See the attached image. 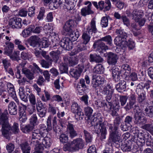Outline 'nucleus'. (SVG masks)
<instances>
[{
  "instance_id": "f257e3e1",
  "label": "nucleus",
  "mask_w": 153,
  "mask_h": 153,
  "mask_svg": "<svg viewBox=\"0 0 153 153\" xmlns=\"http://www.w3.org/2000/svg\"><path fill=\"white\" fill-rule=\"evenodd\" d=\"M84 111L85 115L87 117L88 120H90L92 126H94V132L98 134L101 133V140L105 139L107 130L100 114L95 113L92 116L93 110L89 106L85 107Z\"/></svg>"
},
{
  "instance_id": "f03ea898",
  "label": "nucleus",
  "mask_w": 153,
  "mask_h": 153,
  "mask_svg": "<svg viewBox=\"0 0 153 153\" xmlns=\"http://www.w3.org/2000/svg\"><path fill=\"white\" fill-rule=\"evenodd\" d=\"M101 41L106 42L107 44L111 45L112 41L111 37L109 35L106 36L94 43L93 45L94 48H97V51L100 53H104L108 49V46Z\"/></svg>"
},
{
  "instance_id": "7ed1b4c3",
  "label": "nucleus",
  "mask_w": 153,
  "mask_h": 153,
  "mask_svg": "<svg viewBox=\"0 0 153 153\" xmlns=\"http://www.w3.org/2000/svg\"><path fill=\"white\" fill-rule=\"evenodd\" d=\"M8 126H6L5 123L1 125V132L2 134L6 139H9L10 138V136L11 131L15 134H18L19 131V124L14 123L12 127H11L8 122Z\"/></svg>"
},
{
  "instance_id": "20e7f679",
  "label": "nucleus",
  "mask_w": 153,
  "mask_h": 153,
  "mask_svg": "<svg viewBox=\"0 0 153 153\" xmlns=\"http://www.w3.org/2000/svg\"><path fill=\"white\" fill-rule=\"evenodd\" d=\"M116 33L117 35L114 40V44L117 46L121 47H126L127 44V33L123 30L117 29Z\"/></svg>"
},
{
  "instance_id": "39448f33",
  "label": "nucleus",
  "mask_w": 153,
  "mask_h": 153,
  "mask_svg": "<svg viewBox=\"0 0 153 153\" xmlns=\"http://www.w3.org/2000/svg\"><path fill=\"white\" fill-rule=\"evenodd\" d=\"M73 145L74 146L72 147L75 151H78L79 149H83L85 146V142L84 140L80 138H78L74 139L71 143H68L65 145V148L66 149H68Z\"/></svg>"
},
{
  "instance_id": "423d86ee",
  "label": "nucleus",
  "mask_w": 153,
  "mask_h": 153,
  "mask_svg": "<svg viewBox=\"0 0 153 153\" xmlns=\"http://www.w3.org/2000/svg\"><path fill=\"white\" fill-rule=\"evenodd\" d=\"M72 112L75 113V117L77 120H82L84 117V115L82 110L78 104L76 103L73 102L71 106Z\"/></svg>"
},
{
  "instance_id": "0eeeda50",
  "label": "nucleus",
  "mask_w": 153,
  "mask_h": 153,
  "mask_svg": "<svg viewBox=\"0 0 153 153\" xmlns=\"http://www.w3.org/2000/svg\"><path fill=\"white\" fill-rule=\"evenodd\" d=\"M121 136V134L118 129H114L110 134V139L113 142L119 145L122 142Z\"/></svg>"
},
{
  "instance_id": "6e6552de",
  "label": "nucleus",
  "mask_w": 153,
  "mask_h": 153,
  "mask_svg": "<svg viewBox=\"0 0 153 153\" xmlns=\"http://www.w3.org/2000/svg\"><path fill=\"white\" fill-rule=\"evenodd\" d=\"M84 68L83 65L79 64L76 67L71 69L69 71V73L72 77L76 80L80 76Z\"/></svg>"
},
{
  "instance_id": "1a4fd4ad",
  "label": "nucleus",
  "mask_w": 153,
  "mask_h": 153,
  "mask_svg": "<svg viewBox=\"0 0 153 153\" xmlns=\"http://www.w3.org/2000/svg\"><path fill=\"white\" fill-rule=\"evenodd\" d=\"M142 110H137L134 112V123L137 124H143L146 122L147 119L143 115Z\"/></svg>"
},
{
  "instance_id": "9d476101",
  "label": "nucleus",
  "mask_w": 153,
  "mask_h": 153,
  "mask_svg": "<svg viewBox=\"0 0 153 153\" xmlns=\"http://www.w3.org/2000/svg\"><path fill=\"white\" fill-rule=\"evenodd\" d=\"M51 119L52 116H49L47 120V128L45 125L42 124L39 125V128L37 129V130H39L40 133L44 136L45 135L44 134L45 132H48V131H51L52 129Z\"/></svg>"
},
{
  "instance_id": "9b49d317",
  "label": "nucleus",
  "mask_w": 153,
  "mask_h": 153,
  "mask_svg": "<svg viewBox=\"0 0 153 153\" xmlns=\"http://www.w3.org/2000/svg\"><path fill=\"white\" fill-rule=\"evenodd\" d=\"M114 92V90L111 86L110 85H108L104 87L102 92L105 96L106 100L107 102H110L111 100L112 97V94Z\"/></svg>"
},
{
  "instance_id": "f8f14e48",
  "label": "nucleus",
  "mask_w": 153,
  "mask_h": 153,
  "mask_svg": "<svg viewBox=\"0 0 153 153\" xmlns=\"http://www.w3.org/2000/svg\"><path fill=\"white\" fill-rule=\"evenodd\" d=\"M61 46L65 50L69 51L72 48L73 45L70 39L65 37L62 39L59 42Z\"/></svg>"
},
{
  "instance_id": "ddd939ff",
  "label": "nucleus",
  "mask_w": 153,
  "mask_h": 153,
  "mask_svg": "<svg viewBox=\"0 0 153 153\" xmlns=\"http://www.w3.org/2000/svg\"><path fill=\"white\" fill-rule=\"evenodd\" d=\"M39 130L37 129L32 132V138L31 141V145H35L37 143H39V140L41 141L44 135L40 133Z\"/></svg>"
},
{
  "instance_id": "4468645a",
  "label": "nucleus",
  "mask_w": 153,
  "mask_h": 153,
  "mask_svg": "<svg viewBox=\"0 0 153 153\" xmlns=\"http://www.w3.org/2000/svg\"><path fill=\"white\" fill-rule=\"evenodd\" d=\"M92 78L91 84L93 87L94 88L103 84L104 81V79L100 75H94L93 76Z\"/></svg>"
},
{
  "instance_id": "2eb2a0df",
  "label": "nucleus",
  "mask_w": 153,
  "mask_h": 153,
  "mask_svg": "<svg viewBox=\"0 0 153 153\" xmlns=\"http://www.w3.org/2000/svg\"><path fill=\"white\" fill-rule=\"evenodd\" d=\"M107 62L110 65H115L117 62L118 57L117 55L113 53L109 52L106 53Z\"/></svg>"
},
{
  "instance_id": "dca6fc26",
  "label": "nucleus",
  "mask_w": 153,
  "mask_h": 153,
  "mask_svg": "<svg viewBox=\"0 0 153 153\" xmlns=\"http://www.w3.org/2000/svg\"><path fill=\"white\" fill-rule=\"evenodd\" d=\"M21 20V19L19 18H11L9 21V25L13 28H20L22 27Z\"/></svg>"
},
{
  "instance_id": "f3484780",
  "label": "nucleus",
  "mask_w": 153,
  "mask_h": 153,
  "mask_svg": "<svg viewBox=\"0 0 153 153\" xmlns=\"http://www.w3.org/2000/svg\"><path fill=\"white\" fill-rule=\"evenodd\" d=\"M85 5L88 4L87 7H85L82 8L81 10V14L84 16H85L87 15L93 14L94 12L91 9V7L92 5L91 2L89 1L85 2Z\"/></svg>"
},
{
  "instance_id": "a211bd4d",
  "label": "nucleus",
  "mask_w": 153,
  "mask_h": 153,
  "mask_svg": "<svg viewBox=\"0 0 153 153\" xmlns=\"http://www.w3.org/2000/svg\"><path fill=\"white\" fill-rule=\"evenodd\" d=\"M25 65V64L22 62L19 64V65H21L22 68V72L29 79L32 80L34 78L33 72L31 71L30 70L26 68H24Z\"/></svg>"
},
{
  "instance_id": "6ab92c4d",
  "label": "nucleus",
  "mask_w": 153,
  "mask_h": 153,
  "mask_svg": "<svg viewBox=\"0 0 153 153\" xmlns=\"http://www.w3.org/2000/svg\"><path fill=\"white\" fill-rule=\"evenodd\" d=\"M99 8L101 10H103L104 11L109 10L111 8V4L110 0H105V3L101 1L98 3Z\"/></svg>"
},
{
  "instance_id": "aec40b11",
  "label": "nucleus",
  "mask_w": 153,
  "mask_h": 153,
  "mask_svg": "<svg viewBox=\"0 0 153 153\" xmlns=\"http://www.w3.org/2000/svg\"><path fill=\"white\" fill-rule=\"evenodd\" d=\"M106 106L108 108V111L109 114L113 117L117 116L118 114L117 111L119 110L114 107L112 102L110 101V102H107Z\"/></svg>"
},
{
  "instance_id": "412c9836",
  "label": "nucleus",
  "mask_w": 153,
  "mask_h": 153,
  "mask_svg": "<svg viewBox=\"0 0 153 153\" xmlns=\"http://www.w3.org/2000/svg\"><path fill=\"white\" fill-rule=\"evenodd\" d=\"M17 103L13 101L11 102L8 105V110L10 114L16 115L17 113L18 107Z\"/></svg>"
},
{
  "instance_id": "4be33fe9",
  "label": "nucleus",
  "mask_w": 153,
  "mask_h": 153,
  "mask_svg": "<svg viewBox=\"0 0 153 153\" xmlns=\"http://www.w3.org/2000/svg\"><path fill=\"white\" fill-rule=\"evenodd\" d=\"M74 20L69 19L67 21L63 26V29L67 32H71L74 29Z\"/></svg>"
},
{
  "instance_id": "5701e85b",
  "label": "nucleus",
  "mask_w": 153,
  "mask_h": 153,
  "mask_svg": "<svg viewBox=\"0 0 153 153\" xmlns=\"http://www.w3.org/2000/svg\"><path fill=\"white\" fill-rule=\"evenodd\" d=\"M143 15V11L142 10H134L132 12V19L137 22Z\"/></svg>"
},
{
  "instance_id": "b1692460",
  "label": "nucleus",
  "mask_w": 153,
  "mask_h": 153,
  "mask_svg": "<svg viewBox=\"0 0 153 153\" xmlns=\"http://www.w3.org/2000/svg\"><path fill=\"white\" fill-rule=\"evenodd\" d=\"M68 131L69 137L73 139L78 134L74 128V126L72 124L69 123L67 126Z\"/></svg>"
},
{
  "instance_id": "393cba45",
  "label": "nucleus",
  "mask_w": 153,
  "mask_h": 153,
  "mask_svg": "<svg viewBox=\"0 0 153 153\" xmlns=\"http://www.w3.org/2000/svg\"><path fill=\"white\" fill-rule=\"evenodd\" d=\"M89 60L90 62H95L96 63H101L103 61V59L95 53L91 54L89 56Z\"/></svg>"
},
{
  "instance_id": "a878e982",
  "label": "nucleus",
  "mask_w": 153,
  "mask_h": 153,
  "mask_svg": "<svg viewBox=\"0 0 153 153\" xmlns=\"http://www.w3.org/2000/svg\"><path fill=\"white\" fill-rule=\"evenodd\" d=\"M8 114L7 110L6 109L1 115L0 117V124L1 125L4 124L5 123L6 126H8V120L7 116V115Z\"/></svg>"
},
{
  "instance_id": "bb28decb",
  "label": "nucleus",
  "mask_w": 153,
  "mask_h": 153,
  "mask_svg": "<svg viewBox=\"0 0 153 153\" xmlns=\"http://www.w3.org/2000/svg\"><path fill=\"white\" fill-rule=\"evenodd\" d=\"M39 37L33 36H31L28 39L30 45L34 47L39 44Z\"/></svg>"
},
{
  "instance_id": "cd10ccee",
  "label": "nucleus",
  "mask_w": 153,
  "mask_h": 153,
  "mask_svg": "<svg viewBox=\"0 0 153 153\" xmlns=\"http://www.w3.org/2000/svg\"><path fill=\"white\" fill-rule=\"evenodd\" d=\"M117 90L120 92L125 91L126 88V82L124 80H121L116 86Z\"/></svg>"
},
{
  "instance_id": "c85d7f7f",
  "label": "nucleus",
  "mask_w": 153,
  "mask_h": 153,
  "mask_svg": "<svg viewBox=\"0 0 153 153\" xmlns=\"http://www.w3.org/2000/svg\"><path fill=\"white\" fill-rule=\"evenodd\" d=\"M124 108L126 111H128L132 108H133L134 112L137 110H140L138 104H135L129 102L127 103L126 106L124 107Z\"/></svg>"
},
{
  "instance_id": "c756f323",
  "label": "nucleus",
  "mask_w": 153,
  "mask_h": 153,
  "mask_svg": "<svg viewBox=\"0 0 153 153\" xmlns=\"http://www.w3.org/2000/svg\"><path fill=\"white\" fill-rule=\"evenodd\" d=\"M119 146H121L122 150L124 152H128L131 150V143H130L128 141L124 142L123 143L121 142V144H119Z\"/></svg>"
},
{
  "instance_id": "7c9ffc66",
  "label": "nucleus",
  "mask_w": 153,
  "mask_h": 153,
  "mask_svg": "<svg viewBox=\"0 0 153 153\" xmlns=\"http://www.w3.org/2000/svg\"><path fill=\"white\" fill-rule=\"evenodd\" d=\"M142 111L144 113V114L150 118L153 117V105L146 108H142Z\"/></svg>"
},
{
  "instance_id": "2f4dec72",
  "label": "nucleus",
  "mask_w": 153,
  "mask_h": 153,
  "mask_svg": "<svg viewBox=\"0 0 153 153\" xmlns=\"http://www.w3.org/2000/svg\"><path fill=\"white\" fill-rule=\"evenodd\" d=\"M60 51L59 50L53 51L50 53V54L51 57V59L52 61H49L50 62L52 63L53 61L56 62L58 59L59 56Z\"/></svg>"
},
{
  "instance_id": "473e14b6",
  "label": "nucleus",
  "mask_w": 153,
  "mask_h": 153,
  "mask_svg": "<svg viewBox=\"0 0 153 153\" xmlns=\"http://www.w3.org/2000/svg\"><path fill=\"white\" fill-rule=\"evenodd\" d=\"M44 135L43 137H42L41 139L42 140V144L45 148H48L50 147L51 145L52 140L51 138L48 137H45Z\"/></svg>"
},
{
  "instance_id": "72a5a7b5",
  "label": "nucleus",
  "mask_w": 153,
  "mask_h": 153,
  "mask_svg": "<svg viewBox=\"0 0 153 153\" xmlns=\"http://www.w3.org/2000/svg\"><path fill=\"white\" fill-rule=\"evenodd\" d=\"M20 146L23 153H30V147L27 142L22 143L20 144Z\"/></svg>"
},
{
  "instance_id": "f704fd0d",
  "label": "nucleus",
  "mask_w": 153,
  "mask_h": 153,
  "mask_svg": "<svg viewBox=\"0 0 153 153\" xmlns=\"http://www.w3.org/2000/svg\"><path fill=\"white\" fill-rule=\"evenodd\" d=\"M86 49V46L83 43L80 42L78 43L76 46L75 51L74 52V54H76L78 52Z\"/></svg>"
},
{
  "instance_id": "c9c22d12",
  "label": "nucleus",
  "mask_w": 153,
  "mask_h": 153,
  "mask_svg": "<svg viewBox=\"0 0 153 153\" xmlns=\"http://www.w3.org/2000/svg\"><path fill=\"white\" fill-rule=\"evenodd\" d=\"M137 94L138 95L137 100L138 102L141 104V105L145 104L146 103V92L140 93Z\"/></svg>"
},
{
  "instance_id": "e433bc0d",
  "label": "nucleus",
  "mask_w": 153,
  "mask_h": 153,
  "mask_svg": "<svg viewBox=\"0 0 153 153\" xmlns=\"http://www.w3.org/2000/svg\"><path fill=\"white\" fill-rule=\"evenodd\" d=\"M112 75L114 79L116 82H118L120 80V76L119 69L117 68H113L112 69Z\"/></svg>"
},
{
  "instance_id": "4c0bfd02",
  "label": "nucleus",
  "mask_w": 153,
  "mask_h": 153,
  "mask_svg": "<svg viewBox=\"0 0 153 153\" xmlns=\"http://www.w3.org/2000/svg\"><path fill=\"white\" fill-rule=\"evenodd\" d=\"M57 118L56 117H54L53 118L52 120V124H53V131L56 133H59L62 131L60 126H58L57 124L56 120Z\"/></svg>"
},
{
  "instance_id": "58836bf2",
  "label": "nucleus",
  "mask_w": 153,
  "mask_h": 153,
  "mask_svg": "<svg viewBox=\"0 0 153 153\" xmlns=\"http://www.w3.org/2000/svg\"><path fill=\"white\" fill-rule=\"evenodd\" d=\"M25 91L23 87H20L19 89V94L21 100L22 101L27 102V95H25Z\"/></svg>"
},
{
  "instance_id": "ea45409f",
  "label": "nucleus",
  "mask_w": 153,
  "mask_h": 153,
  "mask_svg": "<svg viewBox=\"0 0 153 153\" xmlns=\"http://www.w3.org/2000/svg\"><path fill=\"white\" fill-rule=\"evenodd\" d=\"M91 28L88 30V33L90 34H92L93 32L94 33H96L97 31V29L96 27L95 21L94 18H93L91 21Z\"/></svg>"
},
{
  "instance_id": "a19ab883",
  "label": "nucleus",
  "mask_w": 153,
  "mask_h": 153,
  "mask_svg": "<svg viewBox=\"0 0 153 153\" xmlns=\"http://www.w3.org/2000/svg\"><path fill=\"white\" fill-rule=\"evenodd\" d=\"M38 123V121L36 115V114H33L30 119L29 124L34 128L35 126L37 125Z\"/></svg>"
},
{
  "instance_id": "79ce46f5",
  "label": "nucleus",
  "mask_w": 153,
  "mask_h": 153,
  "mask_svg": "<svg viewBox=\"0 0 153 153\" xmlns=\"http://www.w3.org/2000/svg\"><path fill=\"white\" fill-rule=\"evenodd\" d=\"M104 68L103 66L100 64L97 65L93 69V72L97 74H100L103 73Z\"/></svg>"
},
{
  "instance_id": "37998d69",
  "label": "nucleus",
  "mask_w": 153,
  "mask_h": 153,
  "mask_svg": "<svg viewBox=\"0 0 153 153\" xmlns=\"http://www.w3.org/2000/svg\"><path fill=\"white\" fill-rule=\"evenodd\" d=\"M69 34L70 40L72 41H74L76 40L79 36V34L78 32H75L74 31V30H72L71 32H67Z\"/></svg>"
},
{
  "instance_id": "c03bdc74",
  "label": "nucleus",
  "mask_w": 153,
  "mask_h": 153,
  "mask_svg": "<svg viewBox=\"0 0 153 153\" xmlns=\"http://www.w3.org/2000/svg\"><path fill=\"white\" fill-rule=\"evenodd\" d=\"M34 128L29 124L24 127H21V130L23 133L27 134L32 131Z\"/></svg>"
},
{
  "instance_id": "a18cd8bd",
  "label": "nucleus",
  "mask_w": 153,
  "mask_h": 153,
  "mask_svg": "<svg viewBox=\"0 0 153 153\" xmlns=\"http://www.w3.org/2000/svg\"><path fill=\"white\" fill-rule=\"evenodd\" d=\"M39 143H36V144L33 145L36 146L35 148V151L34 153H43V151L44 150V146L43 144L40 143L38 144Z\"/></svg>"
},
{
  "instance_id": "49530a36",
  "label": "nucleus",
  "mask_w": 153,
  "mask_h": 153,
  "mask_svg": "<svg viewBox=\"0 0 153 153\" xmlns=\"http://www.w3.org/2000/svg\"><path fill=\"white\" fill-rule=\"evenodd\" d=\"M59 140L60 142L62 143H67L68 140V136L67 134L62 133L59 136Z\"/></svg>"
},
{
  "instance_id": "de8ad7c7",
  "label": "nucleus",
  "mask_w": 153,
  "mask_h": 153,
  "mask_svg": "<svg viewBox=\"0 0 153 153\" xmlns=\"http://www.w3.org/2000/svg\"><path fill=\"white\" fill-rule=\"evenodd\" d=\"M142 128L149 131L153 136V125L146 124L142 126Z\"/></svg>"
},
{
  "instance_id": "09e8293b",
  "label": "nucleus",
  "mask_w": 153,
  "mask_h": 153,
  "mask_svg": "<svg viewBox=\"0 0 153 153\" xmlns=\"http://www.w3.org/2000/svg\"><path fill=\"white\" fill-rule=\"evenodd\" d=\"M91 37L87 33L84 32L82 35V42L84 45H86L89 41Z\"/></svg>"
},
{
  "instance_id": "8fccbe9b",
  "label": "nucleus",
  "mask_w": 153,
  "mask_h": 153,
  "mask_svg": "<svg viewBox=\"0 0 153 153\" xmlns=\"http://www.w3.org/2000/svg\"><path fill=\"white\" fill-rule=\"evenodd\" d=\"M19 55V51H14L13 54L12 55H11L10 56V58L13 60L16 61L18 62H19V61L21 60Z\"/></svg>"
},
{
  "instance_id": "3c124183",
  "label": "nucleus",
  "mask_w": 153,
  "mask_h": 153,
  "mask_svg": "<svg viewBox=\"0 0 153 153\" xmlns=\"http://www.w3.org/2000/svg\"><path fill=\"white\" fill-rule=\"evenodd\" d=\"M59 69L61 71V73H66L68 72V67L66 64L61 63L59 66Z\"/></svg>"
},
{
  "instance_id": "603ef678",
  "label": "nucleus",
  "mask_w": 153,
  "mask_h": 153,
  "mask_svg": "<svg viewBox=\"0 0 153 153\" xmlns=\"http://www.w3.org/2000/svg\"><path fill=\"white\" fill-rule=\"evenodd\" d=\"M32 27H31V26H30L27 28L24 29L22 32L23 36L26 37L30 35L32 32Z\"/></svg>"
},
{
  "instance_id": "864d4df0",
  "label": "nucleus",
  "mask_w": 153,
  "mask_h": 153,
  "mask_svg": "<svg viewBox=\"0 0 153 153\" xmlns=\"http://www.w3.org/2000/svg\"><path fill=\"white\" fill-rule=\"evenodd\" d=\"M83 133L86 142L89 143L91 142L92 140V137L90 133L88 131L85 130H84Z\"/></svg>"
},
{
  "instance_id": "5fc2aeb1",
  "label": "nucleus",
  "mask_w": 153,
  "mask_h": 153,
  "mask_svg": "<svg viewBox=\"0 0 153 153\" xmlns=\"http://www.w3.org/2000/svg\"><path fill=\"white\" fill-rule=\"evenodd\" d=\"M31 27L33 28L32 32L39 34L40 33L42 30L43 27L42 26H37L36 27L34 25H30Z\"/></svg>"
},
{
  "instance_id": "6e6d98bb",
  "label": "nucleus",
  "mask_w": 153,
  "mask_h": 153,
  "mask_svg": "<svg viewBox=\"0 0 153 153\" xmlns=\"http://www.w3.org/2000/svg\"><path fill=\"white\" fill-rule=\"evenodd\" d=\"M120 123V118L119 116H117L115 117L114 122V129H118L119 124Z\"/></svg>"
},
{
  "instance_id": "4d7b16f0",
  "label": "nucleus",
  "mask_w": 153,
  "mask_h": 153,
  "mask_svg": "<svg viewBox=\"0 0 153 153\" xmlns=\"http://www.w3.org/2000/svg\"><path fill=\"white\" fill-rule=\"evenodd\" d=\"M28 97H29V100L30 103L33 105H35L36 104V98L34 94L32 93H30V94H27Z\"/></svg>"
},
{
  "instance_id": "13d9d810",
  "label": "nucleus",
  "mask_w": 153,
  "mask_h": 153,
  "mask_svg": "<svg viewBox=\"0 0 153 153\" xmlns=\"http://www.w3.org/2000/svg\"><path fill=\"white\" fill-rule=\"evenodd\" d=\"M108 24V19L106 16L102 17L101 19V25L102 27H107Z\"/></svg>"
},
{
  "instance_id": "bf43d9fd",
  "label": "nucleus",
  "mask_w": 153,
  "mask_h": 153,
  "mask_svg": "<svg viewBox=\"0 0 153 153\" xmlns=\"http://www.w3.org/2000/svg\"><path fill=\"white\" fill-rule=\"evenodd\" d=\"M63 82H60L59 79H56L54 82V86L57 89H60L61 87L62 88L63 87Z\"/></svg>"
},
{
  "instance_id": "052dcab7",
  "label": "nucleus",
  "mask_w": 153,
  "mask_h": 153,
  "mask_svg": "<svg viewBox=\"0 0 153 153\" xmlns=\"http://www.w3.org/2000/svg\"><path fill=\"white\" fill-rule=\"evenodd\" d=\"M122 22L124 25H126L127 27H128L130 25V22L129 19L125 15H122L121 19Z\"/></svg>"
},
{
  "instance_id": "680f3d73",
  "label": "nucleus",
  "mask_w": 153,
  "mask_h": 153,
  "mask_svg": "<svg viewBox=\"0 0 153 153\" xmlns=\"http://www.w3.org/2000/svg\"><path fill=\"white\" fill-rule=\"evenodd\" d=\"M136 143L139 146H142L145 143V140L144 137H139V135L138 136L137 140Z\"/></svg>"
},
{
  "instance_id": "e2e57ef3",
  "label": "nucleus",
  "mask_w": 153,
  "mask_h": 153,
  "mask_svg": "<svg viewBox=\"0 0 153 153\" xmlns=\"http://www.w3.org/2000/svg\"><path fill=\"white\" fill-rule=\"evenodd\" d=\"M45 11V8L44 7H41L40 9L39 13L38 15L37 18L40 20L43 19Z\"/></svg>"
},
{
  "instance_id": "0e129e2a",
  "label": "nucleus",
  "mask_w": 153,
  "mask_h": 153,
  "mask_svg": "<svg viewBox=\"0 0 153 153\" xmlns=\"http://www.w3.org/2000/svg\"><path fill=\"white\" fill-rule=\"evenodd\" d=\"M132 117L131 116H127L125 118L124 123L126 125H128V126H130L132 121Z\"/></svg>"
},
{
  "instance_id": "69168bd1",
  "label": "nucleus",
  "mask_w": 153,
  "mask_h": 153,
  "mask_svg": "<svg viewBox=\"0 0 153 153\" xmlns=\"http://www.w3.org/2000/svg\"><path fill=\"white\" fill-rule=\"evenodd\" d=\"M47 61L48 62L44 59H42L40 61V63L42 67L46 68H49L50 65L52 64V63H50L49 61Z\"/></svg>"
},
{
  "instance_id": "338daca9",
  "label": "nucleus",
  "mask_w": 153,
  "mask_h": 153,
  "mask_svg": "<svg viewBox=\"0 0 153 153\" xmlns=\"http://www.w3.org/2000/svg\"><path fill=\"white\" fill-rule=\"evenodd\" d=\"M144 85L143 86L141 83H139L137 86V88L136 90L137 94H138L140 93L145 92L143 90Z\"/></svg>"
},
{
  "instance_id": "774afa93",
  "label": "nucleus",
  "mask_w": 153,
  "mask_h": 153,
  "mask_svg": "<svg viewBox=\"0 0 153 153\" xmlns=\"http://www.w3.org/2000/svg\"><path fill=\"white\" fill-rule=\"evenodd\" d=\"M78 63L77 58L76 57L69 58V64L70 66H73L76 65Z\"/></svg>"
}]
</instances>
